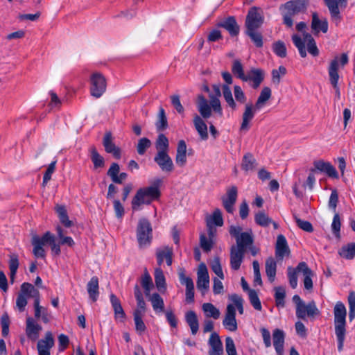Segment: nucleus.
<instances>
[{"label": "nucleus", "instance_id": "obj_1", "mask_svg": "<svg viewBox=\"0 0 355 355\" xmlns=\"http://www.w3.org/2000/svg\"><path fill=\"white\" fill-rule=\"evenodd\" d=\"M242 227L239 225H231L230 234L236 239V245L230 248V266L234 270H238L243 261L246 248L253 243L252 232H241Z\"/></svg>", "mask_w": 355, "mask_h": 355}, {"label": "nucleus", "instance_id": "obj_2", "mask_svg": "<svg viewBox=\"0 0 355 355\" xmlns=\"http://www.w3.org/2000/svg\"><path fill=\"white\" fill-rule=\"evenodd\" d=\"M215 94H210V104L207 100L202 95H199L198 97L197 107L201 116L204 119H208L211 116V110L220 116H223V110L220 101V96H221L220 85H214L212 86Z\"/></svg>", "mask_w": 355, "mask_h": 355}, {"label": "nucleus", "instance_id": "obj_3", "mask_svg": "<svg viewBox=\"0 0 355 355\" xmlns=\"http://www.w3.org/2000/svg\"><path fill=\"white\" fill-rule=\"evenodd\" d=\"M162 184V180L157 178L154 180L153 186L139 189L132 198V209L138 210L141 205H149L153 200L159 198L161 194L159 187Z\"/></svg>", "mask_w": 355, "mask_h": 355}, {"label": "nucleus", "instance_id": "obj_4", "mask_svg": "<svg viewBox=\"0 0 355 355\" xmlns=\"http://www.w3.org/2000/svg\"><path fill=\"white\" fill-rule=\"evenodd\" d=\"M335 334L338 342V350L343 351L346 334L347 311L344 304L338 302L334 309Z\"/></svg>", "mask_w": 355, "mask_h": 355}, {"label": "nucleus", "instance_id": "obj_5", "mask_svg": "<svg viewBox=\"0 0 355 355\" xmlns=\"http://www.w3.org/2000/svg\"><path fill=\"white\" fill-rule=\"evenodd\" d=\"M309 0H291L282 4L279 10L283 17V23L288 28L293 26V17L299 13H304L308 8Z\"/></svg>", "mask_w": 355, "mask_h": 355}, {"label": "nucleus", "instance_id": "obj_6", "mask_svg": "<svg viewBox=\"0 0 355 355\" xmlns=\"http://www.w3.org/2000/svg\"><path fill=\"white\" fill-rule=\"evenodd\" d=\"M349 62L348 55L346 53H342L340 57L336 56L331 60L329 67L328 73L329 77V82L336 91V96L338 98L340 97V89L338 87L339 74L338 70L340 65L343 67Z\"/></svg>", "mask_w": 355, "mask_h": 355}, {"label": "nucleus", "instance_id": "obj_7", "mask_svg": "<svg viewBox=\"0 0 355 355\" xmlns=\"http://www.w3.org/2000/svg\"><path fill=\"white\" fill-rule=\"evenodd\" d=\"M292 40L294 45L297 48L300 55L302 58L306 56L305 43H307V51L313 56L319 55V50L316 46V43L313 37L309 33H304L303 38L297 34L292 36Z\"/></svg>", "mask_w": 355, "mask_h": 355}, {"label": "nucleus", "instance_id": "obj_8", "mask_svg": "<svg viewBox=\"0 0 355 355\" xmlns=\"http://www.w3.org/2000/svg\"><path fill=\"white\" fill-rule=\"evenodd\" d=\"M137 239L139 248L150 245L153 239V229L150 221L145 218L139 220L137 227Z\"/></svg>", "mask_w": 355, "mask_h": 355}, {"label": "nucleus", "instance_id": "obj_9", "mask_svg": "<svg viewBox=\"0 0 355 355\" xmlns=\"http://www.w3.org/2000/svg\"><path fill=\"white\" fill-rule=\"evenodd\" d=\"M40 295L39 291L30 283L24 282L21 286V290L16 300V306L20 312L25 310L27 305L28 297H34Z\"/></svg>", "mask_w": 355, "mask_h": 355}, {"label": "nucleus", "instance_id": "obj_10", "mask_svg": "<svg viewBox=\"0 0 355 355\" xmlns=\"http://www.w3.org/2000/svg\"><path fill=\"white\" fill-rule=\"evenodd\" d=\"M53 241V234L50 232H45L42 236L33 235L31 239V244L33 247V254L36 258L44 259L46 251L44 247Z\"/></svg>", "mask_w": 355, "mask_h": 355}, {"label": "nucleus", "instance_id": "obj_11", "mask_svg": "<svg viewBox=\"0 0 355 355\" xmlns=\"http://www.w3.org/2000/svg\"><path fill=\"white\" fill-rule=\"evenodd\" d=\"M107 81L105 76L94 72L90 76V95L96 98H100L106 91Z\"/></svg>", "mask_w": 355, "mask_h": 355}, {"label": "nucleus", "instance_id": "obj_12", "mask_svg": "<svg viewBox=\"0 0 355 355\" xmlns=\"http://www.w3.org/2000/svg\"><path fill=\"white\" fill-rule=\"evenodd\" d=\"M264 17L261 8L252 7L248 10L245 19L246 30H258L263 24Z\"/></svg>", "mask_w": 355, "mask_h": 355}, {"label": "nucleus", "instance_id": "obj_13", "mask_svg": "<svg viewBox=\"0 0 355 355\" xmlns=\"http://www.w3.org/2000/svg\"><path fill=\"white\" fill-rule=\"evenodd\" d=\"M259 110L260 109L252 103H248L245 105V110L242 114V122L240 126L241 132H246L250 130V122Z\"/></svg>", "mask_w": 355, "mask_h": 355}, {"label": "nucleus", "instance_id": "obj_14", "mask_svg": "<svg viewBox=\"0 0 355 355\" xmlns=\"http://www.w3.org/2000/svg\"><path fill=\"white\" fill-rule=\"evenodd\" d=\"M223 325L227 330L234 332L238 329L236 319V309L233 304H229L226 307Z\"/></svg>", "mask_w": 355, "mask_h": 355}, {"label": "nucleus", "instance_id": "obj_15", "mask_svg": "<svg viewBox=\"0 0 355 355\" xmlns=\"http://www.w3.org/2000/svg\"><path fill=\"white\" fill-rule=\"evenodd\" d=\"M209 277L207 268L204 263L200 265L198 270L197 288L204 295L209 289Z\"/></svg>", "mask_w": 355, "mask_h": 355}, {"label": "nucleus", "instance_id": "obj_16", "mask_svg": "<svg viewBox=\"0 0 355 355\" xmlns=\"http://www.w3.org/2000/svg\"><path fill=\"white\" fill-rule=\"evenodd\" d=\"M313 168L311 169L312 173L318 171L321 173H326L329 177L338 178V174L335 167L328 162H324L322 159L315 160L313 162Z\"/></svg>", "mask_w": 355, "mask_h": 355}, {"label": "nucleus", "instance_id": "obj_17", "mask_svg": "<svg viewBox=\"0 0 355 355\" xmlns=\"http://www.w3.org/2000/svg\"><path fill=\"white\" fill-rule=\"evenodd\" d=\"M295 314L297 318L305 320L306 317L314 318L316 316H319L320 311L316 306L315 302L312 300L308 304H304L302 306L300 313H297V311H296Z\"/></svg>", "mask_w": 355, "mask_h": 355}, {"label": "nucleus", "instance_id": "obj_18", "mask_svg": "<svg viewBox=\"0 0 355 355\" xmlns=\"http://www.w3.org/2000/svg\"><path fill=\"white\" fill-rule=\"evenodd\" d=\"M237 196V187L236 186H232L227 189L226 195L222 198L223 207L228 213H233L234 206L236 203Z\"/></svg>", "mask_w": 355, "mask_h": 355}, {"label": "nucleus", "instance_id": "obj_19", "mask_svg": "<svg viewBox=\"0 0 355 355\" xmlns=\"http://www.w3.org/2000/svg\"><path fill=\"white\" fill-rule=\"evenodd\" d=\"M180 282L186 286V301L188 303L194 302V284L191 278L186 277L184 270L180 269L179 271Z\"/></svg>", "mask_w": 355, "mask_h": 355}, {"label": "nucleus", "instance_id": "obj_20", "mask_svg": "<svg viewBox=\"0 0 355 355\" xmlns=\"http://www.w3.org/2000/svg\"><path fill=\"white\" fill-rule=\"evenodd\" d=\"M154 161L164 172L171 173L174 170V164L168 153H157Z\"/></svg>", "mask_w": 355, "mask_h": 355}, {"label": "nucleus", "instance_id": "obj_21", "mask_svg": "<svg viewBox=\"0 0 355 355\" xmlns=\"http://www.w3.org/2000/svg\"><path fill=\"white\" fill-rule=\"evenodd\" d=\"M264 79V71L261 69L252 68L245 75L243 81L252 82V87L258 88Z\"/></svg>", "mask_w": 355, "mask_h": 355}, {"label": "nucleus", "instance_id": "obj_22", "mask_svg": "<svg viewBox=\"0 0 355 355\" xmlns=\"http://www.w3.org/2000/svg\"><path fill=\"white\" fill-rule=\"evenodd\" d=\"M54 339L51 331L45 334L44 339H40L37 342V348L38 355H50V349L54 346Z\"/></svg>", "mask_w": 355, "mask_h": 355}, {"label": "nucleus", "instance_id": "obj_23", "mask_svg": "<svg viewBox=\"0 0 355 355\" xmlns=\"http://www.w3.org/2000/svg\"><path fill=\"white\" fill-rule=\"evenodd\" d=\"M103 145L105 148V150L107 153L112 154L113 156L116 159L120 158L121 149L119 147L116 146V145L114 144V137L110 131H107L105 133V135H104L103 139Z\"/></svg>", "mask_w": 355, "mask_h": 355}, {"label": "nucleus", "instance_id": "obj_24", "mask_svg": "<svg viewBox=\"0 0 355 355\" xmlns=\"http://www.w3.org/2000/svg\"><path fill=\"white\" fill-rule=\"evenodd\" d=\"M173 248L168 246H163L156 250V258L157 262L159 267L162 266L164 261L165 260L166 264L171 266L173 263Z\"/></svg>", "mask_w": 355, "mask_h": 355}, {"label": "nucleus", "instance_id": "obj_25", "mask_svg": "<svg viewBox=\"0 0 355 355\" xmlns=\"http://www.w3.org/2000/svg\"><path fill=\"white\" fill-rule=\"evenodd\" d=\"M290 249L288 248L286 239L282 234L277 236L275 245V257L278 260H282L284 257H288Z\"/></svg>", "mask_w": 355, "mask_h": 355}, {"label": "nucleus", "instance_id": "obj_26", "mask_svg": "<svg viewBox=\"0 0 355 355\" xmlns=\"http://www.w3.org/2000/svg\"><path fill=\"white\" fill-rule=\"evenodd\" d=\"M209 355H222L223 353V343L218 334L212 332L209 338Z\"/></svg>", "mask_w": 355, "mask_h": 355}, {"label": "nucleus", "instance_id": "obj_27", "mask_svg": "<svg viewBox=\"0 0 355 355\" xmlns=\"http://www.w3.org/2000/svg\"><path fill=\"white\" fill-rule=\"evenodd\" d=\"M217 26L227 30L232 37L238 35L240 31V28L236 19L232 16L222 20Z\"/></svg>", "mask_w": 355, "mask_h": 355}, {"label": "nucleus", "instance_id": "obj_28", "mask_svg": "<svg viewBox=\"0 0 355 355\" xmlns=\"http://www.w3.org/2000/svg\"><path fill=\"white\" fill-rule=\"evenodd\" d=\"M324 2L329 9L331 20L338 26L342 19L339 9L340 3L337 0H324Z\"/></svg>", "mask_w": 355, "mask_h": 355}, {"label": "nucleus", "instance_id": "obj_29", "mask_svg": "<svg viewBox=\"0 0 355 355\" xmlns=\"http://www.w3.org/2000/svg\"><path fill=\"white\" fill-rule=\"evenodd\" d=\"M311 29L314 35L320 31L326 33L328 31V21L326 19H320L317 12L312 13Z\"/></svg>", "mask_w": 355, "mask_h": 355}, {"label": "nucleus", "instance_id": "obj_30", "mask_svg": "<svg viewBox=\"0 0 355 355\" xmlns=\"http://www.w3.org/2000/svg\"><path fill=\"white\" fill-rule=\"evenodd\" d=\"M42 330V327L36 323L32 318H28L26 320V334L27 337L35 341L39 338L40 331Z\"/></svg>", "mask_w": 355, "mask_h": 355}, {"label": "nucleus", "instance_id": "obj_31", "mask_svg": "<svg viewBox=\"0 0 355 355\" xmlns=\"http://www.w3.org/2000/svg\"><path fill=\"white\" fill-rule=\"evenodd\" d=\"M297 270H302V273L304 275V286L306 290H311L313 288V282L311 279L313 275L312 270L309 268L308 265L302 261L297 265Z\"/></svg>", "mask_w": 355, "mask_h": 355}, {"label": "nucleus", "instance_id": "obj_32", "mask_svg": "<svg viewBox=\"0 0 355 355\" xmlns=\"http://www.w3.org/2000/svg\"><path fill=\"white\" fill-rule=\"evenodd\" d=\"M284 333L282 330L276 329L272 334L273 346L278 355H282L284 352Z\"/></svg>", "mask_w": 355, "mask_h": 355}, {"label": "nucleus", "instance_id": "obj_33", "mask_svg": "<svg viewBox=\"0 0 355 355\" xmlns=\"http://www.w3.org/2000/svg\"><path fill=\"white\" fill-rule=\"evenodd\" d=\"M175 162L180 167L187 163V144L184 140H180L178 143Z\"/></svg>", "mask_w": 355, "mask_h": 355}, {"label": "nucleus", "instance_id": "obj_34", "mask_svg": "<svg viewBox=\"0 0 355 355\" xmlns=\"http://www.w3.org/2000/svg\"><path fill=\"white\" fill-rule=\"evenodd\" d=\"M258 164L254 156L251 153H246L242 159L241 167L245 172L253 171Z\"/></svg>", "mask_w": 355, "mask_h": 355}, {"label": "nucleus", "instance_id": "obj_35", "mask_svg": "<svg viewBox=\"0 0 355 355\" xmlns=\"http://www.w3.org/2000/svg\"><path fill=\"white\" fill-rule=\"evenodd\" d=\"M146 297L150 302L152 307L156 313L159 314L164 311V302L159 293H154L149 294Z\"/></svg>", "mask_w": 355, "mask_h": 355}, {"label": "nucleus", "instance_id": "obj_36", "mask_svg": "<svg viewBox=\"0 0 355 355\" xmlns=\"http://www.w3.org/2000/svg\"><path fill=\"white\" fill-rule=\"evenodd\" d=\"M193 124L201 139L207 140L208 139L207 125L202 119L196 114L193 117Z\"/></svg>", "mask_w": 355, "mask_h": 355}, {"label": "nucleus", "instance_id": "obj_37", "mask_svg": "<svg viewBox=\"0 0 355 355\" xmlns=\"http://www.w3.org/2000/svg\"><path fill=\"white\" fill-rule=\"evenodd\" d=\"M185 320L191 329V334L196 335L199 329V322L197 314L193 311H189L185 313Z\"/></svg>", "mask_w": 355, "mask_h": 355}, {"label": "nucleus", "instance_id": "obj_38", "mask_svg": "<svg viewBox=\"0 0 355 355\" xmlns=\"http://www.w3.org/2000/svg\"><path fill=\"white\" fill-rule=\"evenodd\" d=\"M202 310L206 318H213L214 320H218L220 318V310L211 303H204L202 305Z\"/></svg>", "mask_w": 355, "mask_h": 355}, {"label": "nucleus", "instance_id": "obj_39", "mask_svg": "<svg viewBox=\"0 0 355 355\" xmlns=\"http://www.w3.org/2000/svg\"><path fill=\"white\" fill-rule=\"evenodd\" d=\"M277 272V262L273 257H268L266 261V274L270 282L275 279Z\"/></svg>", "mask_w": 355, "mask_h": 355}, {"label": "nucleus", "instance_id": "obj_40", "mask_svg": "<svg viewBox=\"0 0 355 355\" xmlns=\"http://www.w3.org/2000/svg\"><path fill=\"white\" fill-rule=\"evenodd\" d=\"M155 282L156 287L159 292H164L166 289V279L160 267L155 269Z\"/></svg>", "mask_w": 355, "mask_h": 355}, {"label": "nucleus", "instance_id": "obj_41", "mask_svg": "<svg viewBox=\"0 0 355 355\" xmlns=\"http://www.w3.org/2000/svg\"><path fill=\"white\" fill-rule=\"evenodd\" d=\"M338 254L348 260L355 257V243H350L341 247L338 250Z\"/></svg>", "mask_w": 355, "mask_h": 355}, {"label": "nucleus", "instance_id": "obj_42", "mask_svg": "<svg viewBox=\"0 0 355 355\" xmlns=\"http://www.w3.org/2000/svg\"><path fill=\"white\" fill-rule=\"evenodd\" d=\"M157 153H168L169 142L168 138L164 134H159L155 141Z\"/></svg>", "mask_w": 355, "mask_h": 355}, {"label": "nucleus", "instance_id": "obj_43", "mask_svg": "<svg viewBox=\"0 0 355 355\" xmlns=\"http://www.w3.org/2000/svg\"><path fill=\"white\" fill-rule=\"evenodd\" d=\"M141 284L144 290L146 296H148L149 294H150V291L153 288L154 285L152 278L146 269H145L144 275L141 278Z\"/></svg>", "mask_w": 355, "mask_h": 355}, {"label": "nucleus", "instance_id": "obj_44", "mask_svg": "<svg viewBox=\"0 0 355 355\" xmlns=\"http://www.w3.org/2000/svg\"><path fill=\"white\" fill-rule=\"evenodd\" d=\"M56 212L58 215L60 223L66 227H70L72 225V221L69 219L67 211L64 206L58 205Z\"/></svg>", "mask_w": 355, "mask_h": 355}, {"label": "nucleus", "instance_id": "obj_45", "mask_svg": "<svg viewBox=\"0 0 355 355\" xmlns=\"http://www.w3.org/2000/svg\"><path fill=\"white\" fill-rule=\"evenodd\" d=\"M156 128L158 131H163L168 127V121L164 109L160 107L157 115V120L155 123Z\"/></svg>", "mask_w": 355, "mask_h": 355}, {"label": "nucleus", "instance_id": "obj_46", "mask_svg": "<svg viewBox=\"0 0 355 355\" xmlns=\"http://www.w3.org/2000/svg\"><path fill=\"white\" fill-rule=\"evenodd\" d=\"M271 89L268 87H264L261 93L259 96L258 97L257 102L255 103V105L257 107L261 109L263 105L268 101L270 97H271Z\"/></svg>", "mask_w": 355, "mask_h": 355}, {"label": "nucleus", "instance_id": "obj_47", "mask_svg": "<svg viewBox=\"0 0 355 355\" xmlns=\"http://www.w3.org/2000/svg\"><path fill=\"white\" fill-rule=\"evenodd\" d=\"M245 34L251 39L257 48L263 46V36L257 30H246Z\"/></svg>", "mask_w": 355, "mask_h": 355}, {"label": "nucleus", "instance_id": "obj_48", "mask_svg": "<svg viewBox=\"0 0 355 355\" xmlns=\"http://www.w3.org/2000/svg\"><path fill=\"white\" fill-rule=\"evenodd\" d=\"M19 268V260L18 257L16 254H12L10 257L9 261V269L10 271V279L11 283H13L15 281V277Z\"/></svg>", "mask_w": 355, "mask_h": 355}, {"label": "nucleus", "instance_id": "obj_49", "mask_svg": "<svg viewBox=\"0 0 355 355\" xmlns=\"http://www.w3.org/2000/svg\"><path fill=\"white\" fill-rule=\"evenodd\" d=\"M222 89L223 97L228 106H230L232 110H235L236 108V104L232 97V91L230 87L227 85H223L222 86Z\"/></svg>", "mask_w": 355, "mask_h": 355}, {"label": "nucleus", "instance_id": "obj_50", "mask_svg": "<svg viewBox=\"0 0 355 355\" xmlns=\"http://www.w3.org/2000/svg\"><path fill=\"white\" fill-rule=\"evenodd\" d=\"M110 302H111L112 306L113 307V309L114 311L115 315L120 318H124L125 313L123 311V309L121 306V302H120V300H119V298L115 295L111 294Z\"/></svg>", "mask_w": 355, "mask_h": 355}, {"label": "nucleus", "instance_id": "obj_51", "mask_svg": "<svg viewBox=\"0 0 355 355\" xmlns=\"http://www.w3.org/2000/svg\"><path fill=\"white\" fill-rule=\"evenodd\" d=\"M299 272H302V270H297V266L296 268L289 266L287 268L288 278L292 288H295L297 286V274Z\"/></svg>", "mask_w": 355, "mask_h": 355}, {"label": "nucleus", "instance_id": "obj_52", "mask_svg": "<svg viewBox=\"0 0 355 355\" xmlns=\"http://www.w3.org/2000/svg\"><path fill=\"white\" fill-rule=\"evenodd\" d=\"M254 220L257 225L261 227H268L272 223V219L262 211L255 214Z\"/></svg>", "mask_w": 355, "mask_h": 355}, {"label": "nucleus", "instance_id": "obj_53", "mask_svg": "<svg viewBox=\"0 0 355 355\" xmlns=\"http://www.w3.org/2000/svg\"><path fill=\"white\" fill-rule=\"evenodd\" d=\"M232 71L233 74L238 78L243 80L245 74L241 62L239 60H234L232 66Z\"/></svg>", "mask_w": 355, "mask_h": 355}, {"label": "nucleus", "instance_id": "obj_54", "mask_svg": "<svg viewBox=\"0 0 355 355\" xmlns=\"http://www.w3.org/2000/svg\"><path fill=\"white\" fill-rule=\"evenodd\" d=\"M91 159L94 164V168H103L105 166L104 158L97 152L96 148H93L91 152Z\"/></svg>", "mask_w": 355, "mask_h": 355}, {"label": "nucleus", "instance_id": "obj_55", "mask_svg": "<svg viewBox=\"0 0 355 355\" xmlns=\"http://www.w3.org/2000/svg\"><path fill=\"white\" fill-rule=\"evenodd\" d=\"M275 299L277 306L284 307L285 305L284 298L286 297V291L284 288L277 286L275 288Z\"/></svg>", "mask_w": 355, "mask_h": 355}, {"label": "nucleus", "instance_id": "obj_56", "mask_svg": "<svg viewBox=\"0 0 355 355\" xmlns=\"http://www.w3.org/2000/svg\"><path fill=\"white\" fill-rule=\"evenodd\" d=\"M98 295V279L96 277H93L90 279V300L93 302H96Z\"/></svg>", "mask_w": 355, "mask_h": 355}, {"label": "nucleus", "instance_id": "obj_57", "mask_svg": "<svg viewBox=\"0 0 355 355\" xmlns=\"http://www.w3.org/2000/svg\"><path fill=\"white\" fill-rule=\"evenodd\" d=\"M229 299L230 301L233 302V305L234 306L235 309L236 308L239 313L242 315L244 312L243 309V302L244 300L242 298L241 296L237 295V294H232L229 296Z\"/></svg>", "mask_w": 355, "mask_h": 355}, {"label": "nucleus", "instance_id": "obj_58", "mask_svg": "<svg viewBox=\"0 0 355 355\" xmlns=\"http://www.w3.org/2000/svg\"><path fill=\"white\" fill-rule=\"evenodd\" d=\"M211 268L213 272L220 279H224V274L222 270L220 261L219 257H216L211 261Z\"/></svg>", "mask_w": 355, "mask_h": 355}, {"label": "nucleus", "instance_id": "obj_59", "mask_svg": "<svg viewBox=\"0 0 355 355\" xmlns=\"http://www.w3.org/2000/svg\"><path fill=\"white\" fill-rule=\"evenodd\" d=\"M274 53L280 58H285L287 55L285 44L282 41H277L272 45Z\"/></svg>", "mask_w": 355, "mask_h": 355}, {"label": "nucleus", "instance_id": "obj_60", "mask_svg": "<svg viewBox=\"0 0 355 355\" xmlns=\"http://www.w3.org/2000/svg\"><path fill=\"white\" fill-rule=\"evenodd\" d=\"M200 244L204 252H208L213 248L214 241L211 238H207L204 234L200 236Z\"/></svg>", "mask_w": 355, "mask_h": 355}, {"label": "nucleus", "instance_id": "obj_61", "mask_svg": "<svg viewBox=\"0 0 355 355\" xmlns=\"http://www.w3.org/2000/svg\"><path fill=\"white\" fill-rule=\"evenodd\" d=\"M133 316L136 331L139 335H142L146 329V324L143 321L144 315H141L140 313H138L137 315H133Z\"/></svg>", "mask_w": 355, "mask_h": 355}, {"label": "nucleus", "instance_id": "obj_62", "mask_svg": "<svg viewBox=\"0 0 355 355\" xmlns=\"http://www.w3.org/2000/svg\"><path fill=\"white\" fill-rule=\"evenodd\" d=\"M151 141L146 137L141 138L137 144V150L139 155H144L146 150L150 148Z\"/></svg>", "mask_w": 355, "mask_h": 355}, {"label": "nucleus", "instance_id": "obj_63", "mask_svg": "<svg viewBox=\"0 0 355 355\" xmlns=\"http://www.w3.org/2000/svg\"><path fill=\"white\" fill-rule=\"evenodd\" d=\"M286 73V69L284 66H279L277 69L272 71V81L278 85L280 83L281 77Z\"/></svg>", "mask_w": 355, "mask_h": 355}, {"label": "nucleus", "instance_id": "obj_64", "mask_svg": "<svg viewBox=\"0 0 355 355\" xmlns=\"http://www.w3.org/2000/svg\"><path fill=\"white\" fill-rule=\"evenodd\" d=\"M207 222H210V225L213 223L216 226H222L223 225V219L220 210L218 209H215L210 219L207 220Z\"/></svg>", "mask_w": 355, "mask_h": 355}]
</instances>
